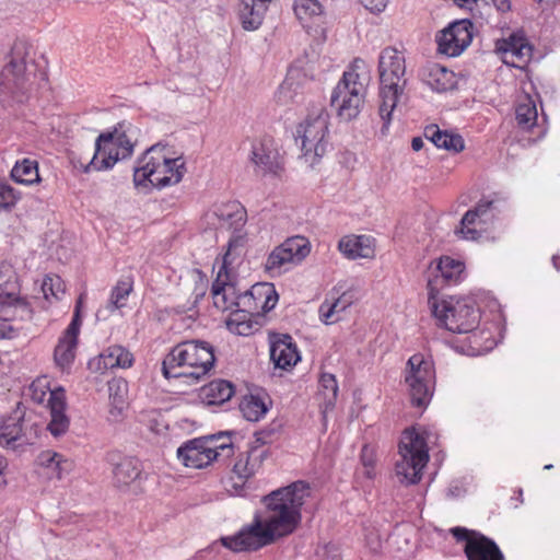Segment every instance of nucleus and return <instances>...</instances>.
Here are the masks:
<instances>
[{"mask_svg":"<svg viewBox=\"0 0 560 560\" xmlns=\"http://www.w3.org/2000/svg\"><path fill=\"white\" fill-rule=\"evenodd\" d=\"M366 10L372 13L383 12L388 3V0H360Z\"/></svg>","mask_w":560,"mask_h":560,"instance_id":"864d4df0","label":"nucleus"},{"mask_svg":"<svg viewBox=\"0 0 560 560\" xmlns=\"http://www.w3.org/2000/svg\"><path fill=\"white\" fill-rule=\"evenodd\" d=\"M465 265L458 259H454L448 256L441 257L439 259L434 280H429V295L434 294L435 287L440 280L445 284H457L462 281L464 276Z\"/></svg>","mask_w":560,"mask_h":560,"instance_id":"393cba45","label":"nucleus"},{"mask_svg":"<svg viewBox=\"0 0 560 560\" xmlns=\"http://www.w3.org/2000/svg\"><path fill=\"white\" fill-rule=\"evenodd\" d=\"M215 361L214 349L201 340H187L176 345L162 362V373L166 378L205 376Z\"/></svg>","mask_w":560,"mask_h":560,"instance_id":"f03ea898","label":"nucleus"},{"mask_svg":"<svg viewBox=\"0 0 560 560\" xmlns=\"http://www.w3.org/2000/svg\"><path fill=\"white\" fill-rule=\"evenodd\" d=\"M11 177L18 184L32 185L38 183L40 177L37 163L28 159L16 162L11 171Z\"/></svg>","mask_w":560,"mask_h":560,"instance_id":"e433bc0d","label":"nucleus"},{"mask_svg":"<svg viewBox=\"0 0 560 560\" xmlns=\"http://www.w3.org/2000/svg\"><path fill=\"white\" fill-rule=\"evenodd\" d=\"M81 324L79 301L72 320L59 338L55 348L54 357L56 364L62 370L68 369L74 361Z\"/></svg>","mask_w":560,"mask_h":560,"instance_id":"a211bd4d","label":"nucleus"},{"mask_svg":"<svg viewBox=\"0 0 560 560\" xmlns=\"http://www.w3.org/2000/svg\"><path fill=\"white\" fill-rule=\"evenodd\" d=\"M498 50L502 52L504 62L522 68L532 58L533 47L523 33L511 34L498 44Z\"/></svg>","mask_w":560,"mask_h":560,"instance_id":"6ab92c4d","label":"nucleus"},{"mask_svg":"<svg viewBox=\"0 0 560 560\" xmlns=\"http://www.w3.org/2000/svg\"><path fill=\"white\" fill-rule=\"evenodd\" d=\"M48 407L50 410V422L47 425L49 432L55 436H61L69 429V418L66 415V396L62 388L48 393Z\"/></svg>","mask_w":560,"mask_h":560,"instance_id":"b1692460","label":"nucleus"},{"mask_svg":"<svg viewBox=\"0 0 560 560\" xmlns=\"http://www.w3.org/2000/svg\"><path fill=\"white\" fill-rule=\"evenodd\" d=\"M214 306L221 311H237L238 295L236 288L230 282L229 270L219 269L211 288Z\"/></svg>","mask_w":560,"mask_h":560,"instance_id":"5701e85b","label":"nucleus"},{"mask_svg":"<svg viewBox=\"0 0 560 560\" xmlns=\"http://www.w3.org/2000/svg\"><path fill=\"white\" fill-rule=\"evenodd\" d=\"M108 390L112 405L121 411L126 405L127 383L115 380L108 384Z\"/></svg>","mask_w":560,"mask_h":560,"instance_id":"a18cd8bd","label":"nucleus"},{"mask_svg":"<svg viewBox=\"0 0 560 560\" xmlns=\"http://www.w3.org/2000/svg\"><path fill=\"white\" fill-rule=\"evenodd\" d=\"M515 119L520 128L530 130L537 125L538 112L536 102L528 94L520 98L515 108Z\"/></svg>","mask_w":560,"mask_h":560,"instance_id":"473e14b6","label":"nucleus"},{"mask_svg":"<svg viewBox=\"0 0 560 560\" xmlns=\"http://www.w3.org/2000/svg\"><path fill=\"white\" fill-rule=\"evenodd\" d=\"M233 471L240 479H247L254 475V467L249 466L247 455H241L234 464Z\"/></svg>","mask_w":560,"mask_h":560,"instance_id":"8fccbe9b","label":"nucleus"},{"mask_svg":"<svg viewBox=\"0 0 560 560\" xmlns=\"http://www.w3.org/2000/svg\"><path fill=\"white\" fill-rule=\"evenodd\" d=\"M552 468V465H546L545 466V469H551Z\"/></svg>","mask_w":560,"mask_h":560,"instance_id":"69168bd1","label":"nucleus"},{"mask_svg":"<svg viewBox=\"0 0 560 560\" xmlns=\"http://www.w3.org/2000/svg\"><path fill=\"white\" fill-rule=\"evenodd\" d=\"M320 393L325 398V402L327 406L332 407L335 405L337 394H338V384L337 380L332 374L324 373L319 380Z\"/></svg>","mask_w":560,"mask_h":560,"instance_id":"c03bdc74","label":"nucleus"},{"mask_svg":"<svg viewBox=\"0 0 560 560\" xmlns=\"http://www.w3.org/2000/svg\"><path fill=\"white\" fill-rule=\"evenodd\" d=\"M42 291L46 300L60 299L65 293V283L59 276H47L42 283Z\"/></svg>","mask_w":560,"mask_h":560,"instance_id":"49530a36","label":"nucleus"},{"mask_svg":"<svg viewBox=\"0 0 560 560\" xmlns=\"http://www.w3.org/2000/svg\"><path fill=\"white\" fill-rule=\"evenodd\" d=\"M364 475H365L368 478H373V476H374L373 467L364 468Z\"/></svg>","mask_w":560,"mask_h":560,"instance_id":"680f3d73","label":"nucleus"},{"mask_svg":"<svg viewBox=\"0 0 560 560\" xmlns=\"http://www.w3.org/2000/svg\"><path fill=\"white\" fill-rule=\"evenodd\" d=\"M310 242L304 236H293L276 247L268 256L266 269L273 273H280L288 265L301 262L310 254Z\"/></svg>","mask_w":560,"mask_h":560,"instance_id":"2eb2a0df","label":"nucleus"},{"mask_svg":"<svg viewBox=\"0 0 560 560\" xmlns=\"http://www.w3.org/2000/svg\"><path fill=\"white\" fill-rule=\"evenodd\" d=\"M424 137L440 149L460 152L465 148L462 136L443 131L436 125L425 127Z\"/></svg>","mask_w":560,"mask_h":560,"instance_id":"c756f323","label":"nucleus"},{"mask_svg":"<svg viewBox=\"0 0 560 560\" xmlns=\"http://www.w3.org/2000/svg\"><path fill=\"white\" fill-rule=\"evenodd\" d=\"M215 217L222 226L238 231L246 222V210L238 201H229L218 206Z\"/></svg>","mask_w":560,"mask_h":560,"instance_id":"c85d7f7f","label":"nucleus"},{"mask_svg":"<svg viewBox=\"0 0 560 560\" xmlns=\"http://www.w3.org/2000/svg\"><path fill=\"white\" fill-rule=\"evenodd\" d=\"M432 314L440 325L456 334L474 330L479 323L478 311L466 300H436L435 294L429 295Z\"/></svg>","mask_w":560,"mask_h":560,"instance_id":"9d476101","label":"nucleus"},{"mask_svg":"<svg viewBox=\"0 0 560 560\" xmlns=\"http://www.w3.org/2000/svg\"><path fill=\"white\" fill-rule=\"evenodd\" d=\"M552 264H553V266H555V268H556L557 270H559V269H560V268L558 267V265H557V264H558V257H557V256H552Z\"/></svg>","mask_w":560,"mask_h":560,"instance_id":"e2e57ef3","label":"nucleus"},{"mask_svg":"<svg viewBox=\"0 0 560 560\" xmlns=\"http://www.w3.org/2000/svg\"><path fill=\"white\" fill-rule=\"evenodd\" d=\"M494 202L481 200L468 210L460 220L455 233L466 241H479L487 231V225L494 219Z\"/></svg>","mask_w":560,"mask_h":560,"instance_id":"dca6fc26","label":"nucleus"},{"mask_svg":"<svg viewBox=\"0 0 560 560\" xmlns=\"http://www.w3.org/2000/svg\"><path fill=\"white\" fill-rule=\"evenodd\" d=\"M233 455V443L225 433L202 436L184 443L177 450L178 459L190 468H203L218 457L229 458Z\"/></svg>","mask_w":560,"mask_h":560,"instance_id":"1a4fd4ad","label":"nucleus"},{"mask_svg":"<svg viewBox=\"0 0 560 560\" xmlns=\"http://www.w3.org/2000/svg\"><path fill=\"white\" fill-rule=\"evenodd\" d=\"M39 385H40L39 381L34 382L32 384V389H33L32 397H33L34 400H36L38 402H43L44 401V397L47 395V393L42 390L40 394H37V388L39 387Z\"/></svg>","mask_w":560,"mask_h":560,"instance_id":"4d7b16f0","label":"nucleus"},{"mask_svg":"<svg viewBox=\"0 0 560 560\" xmlns=\"http://www.w3.org/2000/svg\"><path fill=\"white\" fill-rule=\"evenodd\" d=\"M39 460L42 465L57 470L58 478H61V474L70 470L72 467V463L65 458L63 455L51 451L43 452L39 455Z\"/></svg>","mask_w":560,"mask_h":560,"instance_id":"79ce46f5","label":"nucleus"},{"mask_svg":"<svg viewBox=\"0 0 560 560\" xmlns=\"http://www.w3.org/2000/svg\"><path fill=\"white\" fill-rule=\"evenodd\" d=\"M398 453L400 459L395 466L396 476L399 482L415 485L421 480L422 470L429 462V450L424 433L415 429L404 431Z\"/></svg>","mask_w":560,"mask_h":560,"instance_id":"423d86ee","label":"nucleus"},{"mask_svg":"<svg viewBox=\"0 0 560 560\" xmlns=\"http://www.w3.org/2000/svg\"><path fill=\"white\" fill-rule=\"evenodd\" d=\"M454 3L460 8H466L471 10L472 5L477 3L478 0H453Z\"/></svg>","mask_w":560,"mask_h":560,"instance_id":"bf43d9fd","label":"nucleus"},{"mask_svg":"<svg viewBox=\"0 0 560 560\" xmlns=\"http://www.w3.org/2000/svg\"><path fill=\"white\" fill-rule=\"evenodd\" d=\"M380 74V116L387 128L392 114L397 106L399 96L402 94L407 79L406 60L402 52L394 47L384 48L378 58Z\"/></svg>","mask_w":560,"mask_h":560,"instance_id":"7ed1b4c3","label":"nucleus"},{"mask_svg":"<svg viewBox=\"0 0 560 560\" xmlns=\"http://www.w3.org/2000/svg\"><path fill=\"white\" fill-rule=\"evenodd\" d=\"M271 0H242L240 4V19L247 31L257 30L264 20L267 3Z\"/></svg>","mask_w":560,"mask_h":560,"instance_id":"cd10ccee","label":"nucleus"},{"mask_svg":"<svg viewBox=\"0 0 560 560\" xmlns=\"http://www.w3.org/2000/svg\"><path fill=\"white\" fill-rule=\"evenodd\" d=\"M250 161L257 174L277 175L281 170L280 155L271 139H264L253 144Z\"/></svg>","mask_w":560,"mask_h":560,"instance_id":"aec40b11","label":"nucleus"},{"mask_svg":"<svg viewBox=\"0 0 560 560\" xmlns=\"http://www.w3.org/2000/svg\"><path fill=\"white\" fill-rule=\"evenodd\" d=\"M405 382L408 385L411 404L425 408L433 396L435 370L431 359L421 353L411 355L405 370Z\"/></svg>","mask_w":560,"mask_h":560,"instance_id":"9b49d317","label":"nucleus"},{"mask_svg":"<svg viewBox=\"0 0 560 560\" xmlns=\"http://www.w3.org/2000/svg\"><path fill=\"white\" fill-rule=\"evenodd\" d=\"M292 82L290 81L289 78H287L282 84L280 85L279 90H278V101L280 103H288L289 100L292 98L290 92H291V88H292Z\"/></svg>","mask_w":560,"mask_h":560,"instance_id":"5fc2aeb1","label":"nucleus"},{"mask_svg":"<svg viewBox=\"0 0 560 560\" xmlns=\"http://www.w3.org/2000/svg\"><path fill=\"white\" fill-rule=\"evenodd\" d=\"M186 172L185 161L182 156L172 158L167 153V162L165 166V176L159 178V188L176 185Z\"/></svg>","mask_w":560,"mask_h":560,"instance_id":"4c0bfd02","label":"nucleus"},{"mask_svg":"<svg viewBox=\"0 0 560 560\" xmlns=\"http://www.w3.org/2000/svg\"><path fill=\"white\" fill-rule=\"evenodd\" d=\"M30 91L25 47L15 44L9 63L0 72V102L4 106L22 104L28 100Z\"/></svg>","mask_w":560,"mask_h":560,"instance_id":"0eeeda50","label":"nucleus"},{"mask_svg":"<svg viewBox=\"0 0 560 560\" xmlns=\"http://www.w3.org/2000/svg\"><path fill=\"white\" fill-rule=\"evenodd\" d=\"M264 304H261L260 312L266 314L273 310L278 303V293L273 287V284L269 283V290L265 294Z\"/></svg>","mask_w":560,"mask_h":560,"instance_id":"3c124183","label":"nucleus"},{"mask_svg":"<svg viewBox=\"0 0 560 560\" xmlns=\"http://www.w3.org/2000/svg\"><path fill=\"white\" fill-rule=\"evenodd\" d=\"M234 395V386L225 380H214L203 387V396L209 405H221Z\"/></svg>","mask_w":560,"mask_h":560,"instance_id":"f704fd0d","label":"nucleus"},{"mask_svg":"<svg viewBox=\"0 0 560 560\" xmlns=\"http://www.w3.org/2000/svg\"><path fill=\"white\" fill-rule=\"evenodd\" d=\"M229 329L237 335L247 336L250 334L252 325L246 322H238L237 319H230L228 322Z\"/></svg>","mask_w":560,"mask_h":560,"instance_id":"603ef678","label":"nucleus"},{"mask_svg":"<svg viewBox=\"0 0 560 560\" xmlns=\"http://www.w3.org/2000/svg\"><path fill=\"white\" fill-rule=\"evenodd\" d=\"M311 494L308 483L295 481L264 498L266 510L233 536L222 537V545L233 551H250L292 534L301 522V509Z\"/></svg>","mask_w":560,"mask_h":560,"instance_id":"f257e3e1","label":"nucleus"},{"mask_svg":"<svg viewBox=\"0 0 560 560\" xmlns=\"http://www.w3.org/2000/svg\"><path fill=\"white\" fill-rule=\"evenodd\" d=\"M240 410L248 421H259L268 411L266 402L258 396L248 395L240 404Z\"/></svg>","mask_w":560,"mask_h":560,"instance_id":"58836bf2","label":"nucleus"},{"mask_svg":"<svg viewBox=\"0 0 560 560\" xmlns=\"http://www.w3.org/2000/svg\"><path fill=\"white\" fill-rule=\"evenodd\" d=\"M294 13L305 28H313L323 21V7L317 0H295Z\"/></svg>","mask_w":560,"mask_h":560,"instance_id":"2f4dec72","label":"nucleus"},{"mask_svg":"<svg viewBox=\"0 0 560 560\" xmlns=\"http://www.w3.org/2000/svg\"><path fill=\"white\" fill-rule=\"evenodd\" d=\"M472 24L469 20H459L451 23L436 36L439 51L448 57L460 55L471 43Z\"/></svg>","mask_w":560,"mask_h":560,"instance_id":"f3484780","label":"nucleus"},{"mask_svg":"<svg viewBox=\"0 0 560 560\" xmlns=\"http://www.w3.org/2000/svg\"><path fill=\"white\" fill-rule=\"evenodd\" d=\"M234 232L235 233L229 240L228 249L223 256V261L220 267V269H224V271L229 270L234 260L242 255L247 241L246 235L241 233L240 230Z\"/></svg>","mask_w":560,"mask_h":560,"instance_id":"ea45409f","label":"nucleus"},{"mask_svg":"<svg viewBox=\"0 0 560 560\" xmlns=\"http://www.w3.org/2000/svg\"><path fill=\"white\" fill-rule=\"evenodd\" d=\"M423 81L433 91L442 93L455 86V74L439 63H429L422 71Z\"/></svg>","mask_w":560,"mask_h":560,"instance_id":"bb28decb","label":"nucleus"},{"mask_svg":"<svg viewBox=\"0 0 560 560\" xmlns=\"http://www.w3.org/2000/svg\"><path fill=\"white\" fill-rule=\"evenodd\" d=\"M350 305V301L343 296L335 300L334 302L325 301L319 306V316L326 325L336 323L340 319L339 314Z\"/></svg>","mask_w":560,"mask_h":560,"instance_id":"a19ab883","label":"nucleus"},{"mask_svg":"<svg viewBox=\"0 0 560 560\" xmlns=\"http://www.w3.org/2000/svg\"><path fill=\"white\" fill-rule=\"evenodd\" d=\"M16 283L15 273L11 265L0 264V303L11 304L13 301L20 304V301L15 298Z\"/></svg>","mask_w":560,"mask_h":560,"instance_id":"c9c22d12","label":"nucleus"},{"mask_svg":"<svg viewBox=\"0 0 560 560\" xmlns=\"http://www.w3.org/2000/svg\"><path fill=\"white\" fill-rule=\"evenodd\" d=\"M365 70L364 60L354 59L331 92L330 106L336 109L337 116L342 120H352L361 112L369 81Z\"/></svg>","mask_w":560,"mask_h":560,"instance_id":"39448f33","label":"nucleus"},{"mask_svg":"<svg viewBox=\"0 0 560 560\" xmlns=\"http://www.w3.org/2000/svg\"><path fill=\"white\" fill-rule=\"evenodd\" d=\"M282 424L278 421H272L266 428L255 433L256 442L264 445L272 443L280 434Z\"/></svg>","mask_w":560,"mask_h":560,"instance_id":"09e8293b","label":"nucleus"},{"mask_svg":"<svg viewBox=\"0 0 560 560\" xmlns=\"http://www.w3.org/2000/svg\"><path fill=\"white\" fill-rule=\"evenodd\" d=\"M270 359L276 368L289 370L300 360L298 347L290 335H275L270 345Z\"/></svg>","mask_w":560,"mask_h":560,"instance_id":"412c9836","label":"nucleus"},{"mask_svg":"<svg viewBox=\"0 0 560 560\" xmlns=\"http://www.w3.org/2000/svg\"><path fill=\"white\" fill-rule=\"evenodd\" d=\"M167 149L160 143L150 147L135 168L133 183L137 187L159 188V178L165 176Z\"/></svg>","mask_w":560,"mask_h":560,"instance_id":"ddd939ff","label":"nucleus"},{"mask_svg":"<svg viewBox=\"0 0 560 560\" xmlns=\"http://www.w3.org/2000/svg\"><path fill=\"white\" fill-rule=\"evenodd\" d=\"M451 534L457 541H465L467 560H503L498 545L481 533L465 527H453Z\"/></svg>","mask_w":560,"mask_h":560,"instance_id":"4468645a","label":"nucleus"},{"mask_svg":"<svg viewBox=\"0 0 560 560\" xmlns=\"http://www.w3.org/2000/svg\"><path fill=\"white\" fill-rule=\"evenodd\" d=\"M0 337H1V338H10V337H11V335H10V334H5V332H1V334H0Z\"/></svg>","mask_w":560,"mask_h":560,"instance_id":"0e129e2a","label":"nucleus"},{"mask_svg":"<svg viewBox=\"0 0 560 560\" xmlns=\"http://www.w3.org/2000/svg\"><path fill=\"white\" fill-rule=\"evenodd\" d=\"M131 291L132 280L129 277L120 279L112 290L110 306L115 310L125 306Z\"/></svg>","mask_w":560,"mask_h":560,"instance_id":"37998d69","label":"nucleus"},{"mask_svg":"<svg viewBox=\"0 0 560 560\" xmlns=\"http://www.w3.org/2000/svg\"><path fill=\"white\" fill-rule=\"evenodd\" d=\"M19 198L15 189L5 180L0 179V209H11Z\"/></svg>","mask_w":560,"mask_h":560,"instance_id":"de8ad7c7","label":"nucleus"},{"mask_svg":"<svg viewBox=\"0 0 560 560\" xmlns=\"http://www.w3.org/2000/svg\"><path fill=\"white\" fill-rule=\"evenodd\" d=\"M38 435L36 422L26 416L25 408L18 404L16 408L3 419L0 425V445L15 448L33 444Z\"/></svg>","mask_w":560,"mask_h":560,"instance_id":"f8f14e48","label":"nucleus"},{"mask_svg":"<svg viewBox=\"0 0 560 560\" xmlns=\"http://www.w3.org/2000/svg\"><path fill=\"white\" fill-rule=\"evenodd\" d=\"M139 129L130 121H119L112 131L100 133L95 140V151L88 171L112 168L119 160L128 159L133 153Z\"/></svg>","mask_w":560,"mask_h":560,"instance_id":"20e7f679","label":"nucleus"},{"mask_svg":"<svg viewBox=\"0 0 560 560\" xmlns=\"http://www.w3.org/2000/svg\"><path fill=\"white\" fill-rule=\"evenodd\" d=\"M492 2L500 12H506L511 9L510 0H492Z\"/></svg>","mask_w":560,"mask_h":560,"instance_id":"13d9d810","label":"nucleus"},{"mask_svg":"<svg viewBox=\"0 0 560 560\" xmlns=\"http://www.w3.org/2000/svg\"><path fill=\"white\" fill-rule=\"evenodd\" d=\"M329 126L328 112L319 106L296 127V141L301 142L302 158L314 166L326 153Z\"/></svg>","mask_w":560,"mask_h":560,"instance_id":"6e6552de","label":"nucleus"},{"mask_svg":"<svg viewBox=\"0 0 560 560\" xmlns=\"http://www.w3.org/2000/svg\"><path fill=\"white\" fill-rule=\"evenodd\" d=\"M133 363V355L122 346L114 345L89 362L94 372L103 373L110 369H127Z\"/></svg>","mask_w":560,"mask_h":560,"instance_id":"4be33fe9","label":"nucleus"},{"mask_svg":"<svg viewBox=\"0 0 560 560\" xmlns=\"http://www.w3.org/2000/svg\"><path fill=\"white\" fill-rule=\"evenodd\" d=\"M423 140L420 137H416L411 141V147L415 151H420L423 148Z\"/></svg>","mask_w":560,"mask_h":560,"instance_id":"052dcab7","label":"nucleus"},{"mask_svg":"<svg viewBox=\"0 0 560 560\" xmlns=\"http://www.w3.org/2000/svg\"><path fill=\"white\" fill-rule=\"evenodd\" d=\"M269 290V283H256L249 290L238 295L237 311L249 314H259L264 304L265 294Z\"/></svg>","mask_w":560,"mask_h":560,"instance_id":"7c9ffc66","label":"nucleus"},{"mask_svg":"<svg viewBox=\"0 0 560 560\" xmlns=\"http://www.w3.org/2000/svg\"><path fill=\"white\" fill-rule=\"evenodd\" d=\"M361 462L364 468L374 467V455L372 450H370L366 445L363 446L361 452Z\"/></svg>","mask_w":560,"mask_h":560,"instance_id":"6e6d98bb","label":"nucleus"},{"mask_svg":"<svg viewBox=\"0 0 560 560\" xmlns=\"http://www.w3.org/2000/svg\"><path fill=\"white\" fill-rule=\"evenodd\" d=\"M114 481L117 486H128L136 480L140 474L138 459L129 456L121 457L114 463Z\"/></svg>","mask_w":560,"mask_h":560,"instance_id":"72a5a7b5","label":"nucleus"},{"mask_svg":"<svg viewBox=\"0 0 560 560\" xmlns=\"http://www.w3.org/2000/svg\"><path fill=\"white\" fill-rule=\"evenodd\" d=\"M338 249L348 259L373 258V240L368 235H346L338 243Z\"/></svg>","mask_w":560,"mask_h":560,"instance_id":"a878e982","label":"nucleus"}]
</instances>
